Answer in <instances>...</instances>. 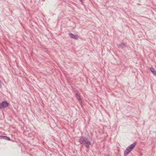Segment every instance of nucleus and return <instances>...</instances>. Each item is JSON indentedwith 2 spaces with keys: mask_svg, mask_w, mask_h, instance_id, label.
Returning a JSON list of instances; mask_svg holds the SVG:
<instances>
[{
  "mask_svg": "<svg viewBox=\"0 0 156 156\" xmlns=\"http://www.w3.org/2000/svg\"><path fill=\"white\" fill-rule=\"evenodd\" d=\"M9 103L7 101H4L0 103V109H4L9 105Z\"/></svg>",
  "mask_w": 156,
  "mask_h": 156,
  "instance_id": "obj_1",
  "label": "nucleus"
},
{
  "mask_svg": "<svg viewBox=\"0 0 156 156\" xmlns=\"http://www.w3.org/2000/svg\"><path fill=\"white\" fill-rule=\"evenodd\" d=\"M87 139L88 138H87L86 137L84 136H81L79 137V141L80 143V144H83L85 140Z\"/></svg>",
  "mask_w": 156,
  "mask_h": 156,
  "instance_id": "obj_2",
  "label": "nucleus"
},
{
  "mask_svg": "<svg viewBox=\"0 0 156 156\" xmlns=\"http://www.w3.org/2000/svg\"><path fill=\"white\" fill-rule=\"evenodd\" d=\"M91 144L90 142L89 141L88 138L85 140L84 143L83 144L85 147L87 148L88 149L89 147V146Z\"/></svg>",
  "mask_w": 156,
  "mask_h": 156,
  "instance_id": "obj_3",
  "label": "nucleus"
},
{
  "mask_svg": "<svg viewBox=\"0 0 156 156\" xmlns=\"http://www.w3.org/2000/svg\"><path fill=\"white\" fill-rule=\"evenodd\" d=\"M136 143L134 142L130 145L127 148L131 151L135 147V146L136 145Z\"/></svg>",
  "mask_w": 156,
  "mask_h": 156,
  "instance_id": "obj_4",
  "label": "nucleus"
},
{
  "mask_svg": "<svg viewBox=\"0 0 156 156\" xmlns=\"http://www.w3.org/2000/svg\"><path fill=\"white\" fill-rule=\"evenodd\" d=\"M118 46L119 48L122 49L127 47L126 43H121L118 44Z\"/></svg>",
  "mask_w": 156,
  "mask_h": 156,
  "instance_id": "obj_5",
  "label": "nucleus"
},
{
  "mask_svg": "<svg viewBox=\"0 0 156 156\" xmlns=\"http://www.w3.org/2000/svg\"><path fill=\"white\" fill-rule=\"evenodd\" d=\"M69 35L70 37L72 38H73L76 40L78 39V37L76 35L72 33H69Z\"/></svg>",
  "mask_w": 156,
  "mask_h": 156,
  "instance_id": "obj_6",
  "label": "nucleus"
},
{
  "mask_svg": "<svg viewBox=\"0 0 156 156\" xmlns=\"http://www.w3.org/2000/svg\"><path fill=\"white\" fill-rule=\"evenodd\" d=\"M2 139L5 140L9 141L11 140L10 138L6 136H4L2 135H0V139Z\"/></svg>",
  "mask_w": 156,
  "mask_h": 156,
  "instance_id": "obj_7",
  "label": "nucleus"
},
{
  "mask_svg": "<svg viewBox=\"0 0 156 156\" xmlns=\"http://www.w3.org/2000/svg\"><path fill=\"white\" fill-rule=\"evenodd\" d=\"M75 95L76 98L78 100L79 102H81V100L82 99L80 96V94L78 93H77Z\"/></svg>",
  "mask_w": 156,
  "mask_h": 156,
  "instance_id": "obj_8",
  "label": "nucleus"
},
{
  "mask_svg": "<svg viewBox=\"0 0 156 156\" xmlns=\"http://www.w3.org/2000/svg\"><path fill=\"white\" fill-rule=\"evenodd\" d=\"M131 151L130 150L126 148L124 151V155L125 156L127 155Z\"/></svg>",
  "mask_w": 156,
  "mask_h": 156,
  "instance_id": "obj_9",
  "label": "nucleus"
},
{
  "mask_svg": "<svg viewBox=\"0 0 156 156\" xmlns=\"http://www.w3.org/2000/svg\"><path fill=\"white\" fill-rule=\"evenodd\" d=\"M150 70L152 73L155 70L153 67H150Z\"/></svg>",
  "mask_w": 156,
  "mask_h": 156,
  "instance_id": "obj_10",
  "label": "nucleus"
},
{
  "mask_svg": "<svg viewBox=\"0 0 156 156\" xmlns=\"http://www.w3.org/2000/svg\"><path fill=\"white\" fill-rule=\"evenodd\" d=\"M156 77V71L155 70L152 73Z\"/></svg>",
  "mask_w": 156,
  "mask_h": 156,
  "instance_id": "obj_11",
  "label": "nucleus"
},
{
  "mask_svg": "<svg viewBox=\"0 0 156 156\" xmlns=\"http://www.w3.org/2000/svg\"><path fill=\"white\" fill-rule=\"evenodd\" d=\"M81 102H79L80 103V104L82 106V107H83V103H82V100H81Z\"/></svg>",
  "mask_w": 156,
  "mask_h": 156,
  "instance_id": "obj_12",
  "label": "nucleus"
},
{
  "mask_svg": "<svg viewBox=\"0 0 156 156\" xmlns=\"http://www.w3.org/2000/svg\"><path fill=\"white\" fill-rule=\"evenodd\" d=\"M1 81L0 80V88H1L2 87V85L1 84Z\"/></svg>",
  "mask_w": 156,
  "mask_h": 156,
  "instance_id": "obj_13",
  "label": "nucleus"
},
{
  "mask_svg": "<svg viewBox=\"0 0 156 156\" xmlns=\"http://www.w3.org/2000/svg\"><path fill=\"white\" fill-rule=\"evenodd\" d=\"M82 0H80V1L81 2H82Z\"/></svg>",
  "mask_w": 156,
  "mask_h": 156,
  "instance_id": "obj_14",
  "label": "nucleus"
}]
</instances>
